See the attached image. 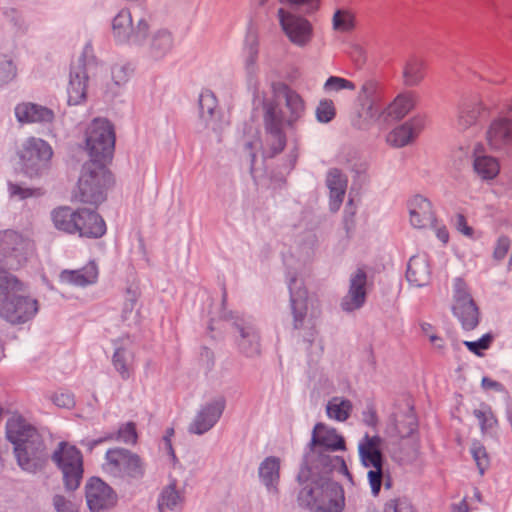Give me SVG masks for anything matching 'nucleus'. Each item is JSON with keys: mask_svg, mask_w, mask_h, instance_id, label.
<instances>
[{"mask_svg": "<svg viewBox=\"0 0 512 512\" xmlns=\"http://www.w3.org/2000/svg\"><path fill=\"white\" fill-rule=\"evenodd\" d=\"M280 460L276 457L266 458L259 468V475L268 488H275L280 477Z\"/></svg>", "mask_w": 512, "mask_h": 512, "instance_id": "34", "label": "nucleus"}, {"mask_svg": "<svg viewBox=\"0 0 512 512\" xmlns=\"http://www.w3.org/2000/svg\"><path fill=\"white\" fill-rule=\"evenodd\" d=\"M383 444L384 440L380 436L366 434L358 445L361 462L369 469L368 480L374 496L378 495L382 485Z\"/></svg>", "mask_w": 512, "mask_h": 512, "instance_id": "8", "label": "nucleus"}, {"mask_svg": "<svg viewBox=\"0 0 512 512\" xmlns=\"http://www.w3.org/2000/svg\"><path fill=\"white\" fill-rule=\"evenodd\" d=\"M431 276L430 265L425 255L413 256L408 263L407 280L418 287L426 285Z\"/></svg>", "mask_w": 512, "mask_h": 512, "instance_id": "25", "label": "nucleus"}, {"mask_svg": "<svg viewBox=\"0 0 512 512\" xmlns=\"http://www.w3.org/2000/svg\"><path fill=\"white\" fill-rule=\"evenodd\" d=\"M482 387L485 389V390H490V389H495L497 391H503L504 388H503V385L499 382H496L488 377H484L482 379Z\"/></svg>", "mask_w": 512, "mask_h": 512, "instance_id": "59", "label": "nucleus"}, {"mask_svg": "<svg viewBox=\"0 0 512 512\" xmlns=\"http://www.w3.org/2000/svg\"><path fill=\"white\" fill-rule=\"evenodd\" d=\"M409 222L416 229H425L436 220L432 202L421 195H415L407 202Z\"/></svg>", "mask_w": 512, "mask_h": 512, "instance_id": "17", "label": "nucleus"}, {"mask_svg": "<svg viewBox=\"0 0 512 512\" xmlns=\"http://www.w3.org/2000/svg\"><path fill=\"white\" fill-rule=\"evenodd\" d=\"M224 407L225 401L222 398L203 406L190 424L189 431L198 435L209 431L222 415Z\"/></svg>", "mask_w": 512, "mask_h": 512, "instance_id": "19", "label": "nucleus"}, {"mask_svg": "<svg viewBox=\"0 0 512 512\" xmlns=\"http://www.w3.org/2000/svg\"><path fill=\"white\" fill-rule=\"evenodd\" d=\"M289 287L291 292V303L294 314L295 327L298 328L302 324L306 314L307 293L305 290L300 288L297 290V281L295 279L291 280Z\"/></svg>", "mask_w": 512, "mask_h": 512, "instance_id": "31", "label": "nucleus"}, {"mask_svg": "<svg viewBox=\"0 0 512 512\" xmlns=\"http://www.w3.org/2000/svg\"><path fill=\"white\" fill-rule=\"evenodd\" d=\"M308 474L307 469H302L298 476L299 481L303 482L298 496L300 504L313 512H341L345 502L342 487L325 477L308 479Z\"/></svg>", "mask_w": 512, "mask_h": 512, "instance_id": "3", "label": "nucleus"}, {"mask_svg": "<svg viewBox=\"0 0 512 512\" xmlns=\"http://www.w3.org/2000/svg\"><path fill=\"white\" fill-rule=\"evenodd\" d=\"M113 32L119 41L129 40L132 34V17L128 10H122L113 20Z\"/></svg>", "mask_w": 512, "mask_h": 512, "instance_id": "35", "label": "nucleus"}, {"mask_svg": "<svg viewBox=\"0 0 512 512\" xmlns=\"http://www.w3.org/2000/svg\"><path fill=\"white\" fill-rule=\"evenodd\" d=\"M327 186L330 189V207L337 211L345 195L347 180L339 170L332 169L327 176Z\"/></svg>", "mask_w": 512, "mask_h": 512, "instance_id": "28", "label": "nucleus"}, {"mask_svg": "<svg viewBox=\"0 0 512 512\" xmlns=\"http://www.w3.org/2000/svg\"><path fill=\"white\" fill-rule=\"evenodd\" d=\"M355 89L356 85L354 82L338 76L329 77L324 84V90L327 92H339L341 90L354 91Z\"/></svg>", "mask_w": 512, "mask_h": 512, "instance_id": "42", "label": "nucleus"}, {"mask_svg": "<svg viewBox=\"0 0 512 512\" xmlns=\"http://www.w3.org/2000/svg\"><path fill=\"white\" fill-rule=\"evenodd\" d=\"M54 403L59 407H71L74 404L73 397L68 393L56 394L53 398Z\"/></svg>", "mask_w": 512, "mask_h": 512, "instance_id": "56", "label": "nucleus"}, {"mask_svg": "<svg viewBox=\"0 0 512 512\" xmlns=\"http://www.w3.org/2000/svg\"><path fill=\"white\" fill-rule=\"evenodd\" d=\"M363 421L368 425L374 427L377 424V415L373 407H368L363 413Z\"/></svg>", "mask_w": 512, "mask_h": 512, "instance_id": "57", "label": "nucleus"}, {"mask_svg": "<svg viewBox=\"0 0 512 512\" xmlns=\"http://www.w3.org/2000/svg\"><path fill=\"white\" fill-rule=\"evenodd\" d=\"M426 125V115L416 114L390 131L386 141L389 145L397 148L407 146L419 137Z\"/></svg>", "mask_w": 512, "mask_h": 512, "instance_id": "15", "label": "nucleus"}, {"mask_svg": "<svg viewBox=\"0 0 512 512\" xmlns=\"http://www.w3.org/2000/svg\"><path fill=\"white\" fill-rule=\"evenodd\" d=\"M263 109L266 129L277 138L281 150L284 147L282 130L293 125L302 116L304 102L298 93L288 90L285 110L279 107L274 97L264 100Z\"/></svg>", "mask_w": 512, "mask_h": 512, "instance_id": "4", "label": "nucleus"}, {"mask_svg": "<svg viewBox=\"0 0 512 512\" xmlns=\"http://www.w3.org/2000/svg\"><path fill=\"white\" fill-rule=\"evenodd\" d=\"M312 444L332 451L344 449L345 446L343 437L334 428L323 423H318L314 427Z\"/></svg>", "mask_w": 512, "mask_h": 512, "instance_id": "23", "label": "nucleus"}, {"mask_svg": "<svg viewBox=\"0 0 512 512\" xmlns=\"http://www.w3.org/2000/svg\"><path fill=\"white\" fill-rule=\"evenodd\" d=\"M132 69L127 64H116L112 68V79L116 85H122L128 81Z\"/></svg>", "mask_w": 512, "mask_h": 512, "instance_id": "52", "label": "nucleus"}, {"mask_svg": "<svg viewBox=\"0 0 512 512\" xmlns=\"http://www.w3.org/2000/svg\"><path fill=\"white\" fill-rule=\"evenodd\" d=\"M489 147L499 150L512 145V118L500 116L494 119L486 132Z\"/></svg>", "mask_w": 512, "mask_h": 512, "instance_id": "20", "label": "nucleus"}, {"mask_svg": "<svg viewBox=\"0 0 512 512\" xmlns=\"http://www.w3.org/2000/svg\"><path fill=\"white\" fill-rule=\"evenodd\" d=\"M241 336L239 346L247 356H253L260 352L258 335L253 328H242Z\"/></svg>", "mask_w": 512, "mask_h": 512, "instance_id": "37", "label": "nucleus"}, {"mask_svg": "<svg viewBox=\"0 0 512 512\" xmlns=\"http://www.w3.org/2000/svg\"><path fill=\"white\" fill-rule=\"evenodd\" d=\"M185 497L182 491L177 489L176 481H172L167 487L162 491L158 507L160 512H164L165 510H174L181 508L184 503Z\"/></svg>", "mask_w": 512, "mask_h": 512, "instance_id": "30", "label": "nucleus"}, {"mask_svg": "<svg viewBox=\"0 0 512 512\" xmlns=\"http://www.w3.org/2000/svg\"><path fill=\"white\" fill-rule=\"evenodd\" d=\"M429 227L433 228L436 237L438 238L439 241L442 242V244L446 245L449 242L450 234L447 226L444 223L439 222L436 219L435 222L431 224Z\"/></svg>", "mask_w": 512, "mask_h": 512, "instance_id": "55", "label": "nucleus"}, {"mask_svg": "<svg viewBox=\"0 0 512 512\" xmlns=\"http://www.w3.org/2000/svg\"><path fill=\"white\" fill-rule=\"evenodd\" d=\"M493 337L490 334L484 335L478 341H465L464 345L468 348V350L478 356L482 355L483 350H487L491 343Z\"/></svg>", "mask_w": 512, "mask_h": 512, "instance_id": "49", "label": "nucleus"}, {"mask_svg": "<svg viewBox=\"0 0 512 512\" xmlns=\"http://www.w3.org/2000/svg\"><path fill=\"white\" fill-rule=\"evenodd\" d=\"M452 225L453 227L462 235L469 239L476 238V231L475 229L468 224L467 217L462 213H457L452 218Z\"/></svg>", "mask_w": 512, "mask_h": 512, "instance_id": "44", "label": "nucleus"}, {"mask_svg": "<svg viewBox=\"0 0 512 512\" xmlns=\"http://www.w3.org/2000/svg\"><path fill=\"white\" fill-rule=\"evenodd\" d=\"M383 512H415V509L406 499H393L385 504Z\"/></svg>", "mask_w": 512, "mask_h": 512, "instance_id": "50", "label": "nucleus"}, {"mask_svg": "<svg viewBox=\"0 0 512 512\" xmlns=\"http://www.w3.org/2000/svg\"><path fill=\"white\" fill-rule=\"evenodd\" d=\"M352 409V402L342 397L331 398L326 406L328 417L340 422H344L350 417Z\"/></svg>", "mask_w": 512, "mask_h": 512, "instance_id": "33", "label": "nucleus"}, {"mask_svg": "<svg viewBox=\"0 0 512 512\" xmlns=\"http://www.w3.org/2000/svg\"><path fill=\"white\" fill-rule=\"evenodd\" d=\"M108 438H100L98 440H91V441H88L86 443V445L89 447V449H93L95 446H97L98 444L104 442L105 440H107Z\"/></svg>", "mask_w": 512, "mask_h": 512, "instance_id": "64", "label": "nucleus"}, {"mask_svg": "<svg viewBox=\"0 0 512 512\" xmlns=\"http://www.w3.org/2000/svg\"><path fill=\"white\" fill-rule=\"evenodd\" d=\"M15 75L16 71L13 63L4 56L0 59V85L12 80Z\"/></svg>", "mask_w": 512, "mask_h": 512, "instance_id": "53", "label": "nucleus"}, {"mask_svg": "<svg viewBox=\"0 0 512 512\" xmlns=\"http://www.w3.org/2000/svg\"><path fill=\"white\" fill-rule=\"evenodd\" d=\"M199 103L203 117H214L217 112L218 102L215 95L210 90H205L201 93Z\"/></svg>", "mask_w": 512, "mask_h": 512, "instance_id": "40", "label": "nucleus"}, {"mask_svg": "<svg viewBox=\"0 0 512 512\" xmlns=\"http://www.w3.org/2000/svg\"><path fill=\"white\" fill-rule=\"evenodd\" d=\"M511 241L506 236H500L494 246L493 257L496 260H502L506 257L510 249Z\"/></svg>", "mask_w": 512, "mask_h": 512, "instance_id": "54", "label": "nucleus"}, {"mask_svg": "<svg viewBox=\"0 0 512 512\" xmlns=\"http://www.w3.org/2000/svg\"><path fill=\"white\" fill-rule=\"evenodd\" d=\"M34 243L15 231L0 232V317L12 324L30 320L38 301L27 295V285L6 271L22 268L34 256Z\"/></svg>", "mask_w": 512, "mask_h": 512, "instance_id": "1", "label": "nucleus"}, {"mask_svg": "<svg viewBox=\"0 0 512 512\" xmlns=\"http://www.w3.org/2000/svg\"><path fill=\"white\" fill-rule=\"evenodd\" d=\"M117 439L128 444H135L137 441V432L135 424L128 422L123 425L117 433Z\"/></svg>", "mask_w": 512, "mask_h": 512, "instance_id": "51", "label": "nucleus"}, {"mask_svg": "<svg viewBox=\"0 0 512 512\" xmlns=\"http://www.w3.org/2000/svg\"><path fill=\"white\" fill-rule=\"evenodd\" d=\"M358 99L366 118L375 119L380 115L382 94L377 81L373 79L366 80L361 86Z\"/></svg>", "mask_w": 512, "mask_h": 512, "instance_id": "21", "label": "nucleus"}, {"mask_svg": "<svg viewBox=\"0 0 512 512\" xmlns=\"http://www.w3.org/2000/svg\"><path fill=\"white\" fill-rule=\"evenodd\" d=\"M53 505L57 512H79L80 504L62 495L53 498Z\"/></svg>", "mask_w": 512, "mask_h": 512, "instance_id": "47", "label": "nucleus"}, {"mask_svg": "<svg viewBox=\"0 0 512 512\" xmlns=\"http://www.w3.org/2000/svg\"><path fill=\"white\" fill-rule=\"evenodd\" d=\"M336 114L335 105L332 100H322L316 110L317 119L320 122L327 123L331 121Z\"/></svg>", "mask_w": 512, "mask_h": 512, "instance_id": "46", "label": "nucleus"}, {"mask_svg": "<svg viewBox=\"0 0 512 512\" xmlns=\"http://www.w3.org/2000/svg\"><path fill=\"white\" fill-rule=\"evenodd\" d=\"M422 332L430 338L431 334H435L433 331V327L428 323L421 324Z\"/></svg>", "mask_w": 512, "mask_h": 512, "instance_id": "63", "label": "nucleus"}, {"mask_svg": "<svg viewBox=\"0 0 512 512\" xmlns=\"http://www.w3.org/2000/svg\"><path fill=\"white\" fill-rule=\"evenodd\" d=\"M88 76L82 67L74 68L68 86V103L78 105L86 98Z\"/></svg>", "mask_w": 512, "mask_h": 512, "instance_id": "27", "label": "nucleus"}, {"mask_svg": "<svg viewBox=\"0 0 512 512\" xmlns=\"http://www.w3.org/2000/svg\"><path fill=\"white\" fill-rule=\"evenodd\" d=\"M472 167L476 176L484 182L495 180L501 171L499 159L486 154L481 143L477 144L473 150Z\"/></svg>", "mask_w": 512, "mask_h": 512, "instance_id": "18", "label": "nucleus"}, {"mask_svg": "<svg viewBox=\"0 0 512 512\" xmlns=\"http://www.w3.org/2000/svg\"><path fill=\"white\" fill-rule=\"evenodd\" d=\"M85 216L70 207H60L53 211L52 220L54 226L65 233L76 234L82 237L99 238L106 232V224L102 217L98 214H88L91 226L86 225Z\"/></svg>", "mask_w": 512, "mask_h": 512, "instance_id": "6", "label": "nucleus"}, {"mask_svg": "<svg viewBox=\"0 0 512 512\" xmlns=\"http://www.w3.org/2000/svg\"><path fill=\"white\" fill-rule=\"evenodd\" d=\"M333 29L337 32H350L355 27V15L347 9H338L332 18Z\"/></svg>", "mask_w": 512, "mask_h": 512, "instance_id": "36", "label": "nucleus"}, {"mask_svg": "<svg viewBox=\"0 0 512 512\" xmlns=\"http://www.w3.org/2000/svg\"><path fill=\"white\" fill-rule=\"evenodd\" d=\"M489 113V107L479 94L464 96L458 105L456 128L464 131L475 125L477 121Z\"/></svg>", "mask_w": 512, "mask_h": 512, "instance_id": "16", "label": "nucleus"}, {"mask_svg": "<svg viewBox=\"0 0 512 512\" xmlns=\"http://www.w3.org/2000/svg\"><path fill=\"white\" fill-rule=\"evenodd\" d=\"M278 18L282 30L293 44L303 47L310 43L313 37V27L306 18L283 8L278 10Z\"/></svg>", "mask_w": 512, "mask_h": 512, "instance_id": "13", "label": "nucleus"}, {"mask_svg": "<svg viewBox=\"0 0 512 512\" xmlns=\"http://www.w3.org/2000/svg\"><path fill=\"white\" fill-rule=\"evenodd\" d=\"M453 314L465 330H473L479 323V310L466 282L457 278L453 283Z\"/></svg>", "mask_w": 512, "mask_h": 512, "instance_id": "11", "label": "nucleus"}, {"mask_svg": "<svg viewBox=\"0 0 512 512\" xmlns=\"http://www.w3.org/2000/svg\"><path fill=\"white\" fill-rule=\"evenodd\" d=\"M471 454L476 462L480 474H483L489 466V457L485 447L480 443H473L471 447Z\"/></svg>", "mask_w": 512, "mask_h": 512, "instance_id": "45", "label": "nucleus"}, {"mask_svg": "<svg viewBox=\"0 0 512 512\" xmlns=\"http://www.w3.org/2000/svg\"><path fill=\"white\" fill-rule=\"evenodd\" d=\"M429 340L435 348H437V349L444 348V340L441 337L437 336L436 334H431Z\"/></svg>", "mask_w": 512, "mask_h": 512, "instance_id": "61", "label": "nucleus"}, {"mask_svg": "<svg viewBox=\"0 0 512 512\" xmlns=\"http://www.w3.org/2000/svg\"><path fill=\"white\" fill-rule=\"evenodd\" d=\"M426 64L424 60L417 57L410 58L404 67L403 78L407 86L418 85L425 77Z\"/></svg>", "mask_w": 512, "mask_h": 512, "instance_id": "32", "label": "nucleus"}, {"mask_svg": "<svg viewBox=\"0 0 512 512\" xmlns=\"http://www.w3.org/2000/svg\"><path fill=\"white\" fill-rule=\"evenodd\" d=\"M7 439L13 444L18 464L22 469L35 472L47 457L41 435L25 418L11 416L6 424Z\"/></svg>", "mask_w": 512, "mask_h": 512, "instance_id": "2", "label": "nucleus"}, {"mask_svg": "<svg viewBox=\"0 0 512 512\" xmlns=\"http://www.w3.org/2000/svg\"><path fill=\"white\" fill-rule=\"evenodd\" d=\"M86 502L92 512H104L117 503L113 489L100 478H91L85 487Z\"/></svg>", "mask_w": 512, "mask_h": 512, "instance_id": "14", "label": "nucleus"}, {"mask_svg": "<svg viewBox=\"0 0 512 512\" xmlns=\"http://www.w3.org/2000/svg\"><path fill=\"white\" fill-rule=\"evenodd\" d=\"M416 103L417 94L413 91H405L399 93L384 109L383 113L389 118L401 120L415 108Z\"/></svg>", "mask_w": 512, "mask_h": 512, "instance_id": "24", "label": "nucleus"}, {"mask_svg": "<svg viewBox=\"0 0 512 512\" xmlns=\"http://www.w3.org/2000/svg\"><path fill=\"white\" fill-rule=\"evenodd\" d=\"M474 416L479 420L482 431L486 432L492 429L496 424L497 420L487 405H481L478 409L474 410Z\"/></svg>", "mask_w": 512, "mask_h": 512, "instance_id": "41", "label": "nucleus"}, {"mask_svg": "<svg viewBox=\"0 0 512 512\" xmlns=\"http://www.w3.org/2000/svg\"><path fill=\"white\" fill-rule=\"evenodd\" d=\"M52 155L51 146L44 140L34 137L24 141L18 150L21 169L30 177L40 175L46 170Z\"/></svg>", "mask_w": 512, "mask_h": 512, "instance_id": "9", "label": "nucleus"}, {"mask_svg": "<svg viewBox=\"0 0 512 512\" xmlns=\"http://www.w3.org/2000/svg\"><path fill=\"white\" fill-rule=\"evenodd\" d=\"M53 460L63 473L65 486L69 490L79 487L83 477V457L81 452L68 443H61L53 454Z\"/></svg>", "mask_w": 512, "mask_h": 512, "instance_id": "10", "label": "nucleus"}, {"mask_svg": "<svg viewBox=\"0 0 512 512\" xmlns=\"http://www.w3.org/2000/svg\"><path fill=\"white\" fill-rule=\"evenodd\" d=\"M147 30H148V24L146 23V21L141 20L138 23L137 32H136L135 36L138 38L145 37Z\"/></svg>", "mask_w": 512, "mask_h": 512, "instance_id": "60", "label": "nucleus"}, {"mask_svg": "<svg viewBox=\"0 0 512 512\" xmlns=\"http://www.w3.org/2000/svg\"><path fill=\"white\" fill-rule=\"evenodd\" d=\"M103 469L115 477H138L143 474V464L139 456L121 448L107 451Z\"/></svg>", "mask_w": 512, "mask_h": 512, "instance_id": "12", "label": "nucleus"}, {"mask_svg": "<svg viewBox=\"0 0 512 512\" xmlns=\"http://www.w3.org/2000/svg\"><path fill=\"white\" fill-rule=\"evenodd\" d=\"M111 183V174L106 164L90 161L82 169L73 198L97 206L105 200V192Z\"/></svg>", "mask_w": 512, "mask_h": 512, "instance_id": "5", "label": "nucleus"}, {"mask_svg": "<svg viewBox=\"0 0 512 512\" xmlns=\"http://www.w3.org/2000/svg\"><path fill=\"white\" fill-rule=\"evenodd\" d=\"M98 277V270L95 264L91 263L82 270H66L60 275V279L64 283L74 284L77 286H86L95 283Z\"/></svg>", "mask_w": 512, "mask_h": 512, "instance_id": "29", "label": "nucleus"}, {"mask_svg": "<svg viewBox=\"0 0 512 512\" xmlns=\"http://www.w3.org/2000/svg\"><path fill=\"white\" fill-rule=\"evenodd\" d=\"M174 435V430L172 428L168 429L166 431V435L164 436V442H165V445L166 447L172 451V446H171V437Z\"/></svg>", "mask_w": 512, "mask_h": 512, "instance_id": "62", "label": "nucleus"}, {"mask_svg": "<svg viewBox=\"0 0 512 512\" xmlns=\"http://www.w3.org/2000/svg\"><path fill=\"white\" fill-rule=\"evenodd\" d=\"M259 54V41L257 36L248 35L244 46V62L248 70H252L257 63Z\"/></svg>", "mask_w": 512, "mask_h": 512, "instance_id": "38", "label": "nucleus"}, {"mask_svg": "<svg viewBox=\"0 0 512 512\" xmlns=\"http://www.w3.org/2000/svg\"><path fill=\"white\" fill-rule=\"evenodd\" d=\"M115 147V133L105 119H95L86 132V148L92 162L106 164L111 160Z\"/></svg>", "mask_w": 512, "mask_h": 512, "instance_id": "7", "label": "nucleus"}, {"mask_svg": "<svg viewBox=\"0 0 512 512\" xmlns=\"http://www.w3.org/2000/svg\"><path fill=\"white\" fill-rule=\"evenodd\" d=\"M10 192L13 196H19L22 199L32 195L31 190L23 189L16 184H10Z\"/></svg>", "mask_w": 512, "mask_h": 512, "instance_id": "58", "label": "nucleus"}, {"mask_svg": "<svg viewBox=\"0 0 512 512\" xmlns=\"http://www.w3.org/2000/svg\"><path fill=\"white\" fill-rule=\"evenodd\" d=\"M172 46L171 34L167 31H160L153 36L152 49L156 56H159L168 51Z\"/></svg>", "mask_w": 512, "mask_h": 512, "instance_id": "43", "label": "nucleus"}, {"mask_svg": "<svg viewBox=\"0 0 512 512\" xmlns=\"http://www.w3.org/2000/svg\"><path fill=\"white\" fill-rule=\"evenodd\" d=\"M366 280V273L361 269H358L351 277L349 291L341 304L345 311L359 309L364 304L366 299Z\"/></svg>", "mask_w": 512, "mask_h": 512, "instance_id": "22", "label": "nucleus"}, {"mask_svg": "<svg viewBox=\"0 0 512 512\" xmlns=\"http://www.w3.org/2000/svg\"><path fill=\"white\" fill-rule=\"evenodd\" d=\"M416 426L415 417L412 414H407L402 421H397L396 430L400 437L405 438L416 430Z\"/></svg>", "mask_w": 512, "mask_h": 512, "instance_id": "48", "label": "nucleus"}, {"mask_svg": "<svg viewBox=\"0 0 512 512\" xmlns=\"http://www.w3.org/2000/svg\"><path fill=\"white\" fill-rule=\"evenodd\" d=\"M130 359L131 353L125 348H118L113 356V364L124 379L130 376Z\"/></svg>", "mask_w": 512, "mask_h": 512, "instance_id": "39", "label": "nucleus"}, {"mask_svg": "<svg viewBox=\"0 0 512 512\" xmlns=\"http://www.w3.org/2000/svg\"><path fill=\"white\" fill-rule=\"evenodd\" d=\"M15 114L20 122H51L54 118L52 110L33 103L19 104L15 109Z\"/></svg>", "mask_w": 512, "mask_h": 512, "instance_id": "26", "label": "nucleus"}]
</instances>
